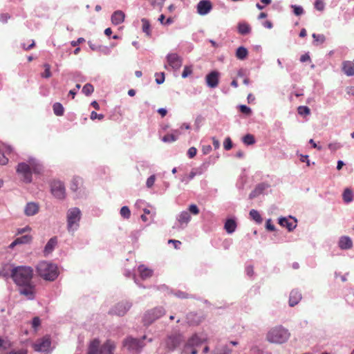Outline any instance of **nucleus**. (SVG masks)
<instances>
[{"label": "nucleus", "instance_id": "nucleus-1", "mask_svg": "<svg viewBox=\"0 0 354 354\" xmlns=\"http://www.w3.org/2000/svg\"><path fill=\"white\" fill-rule=\"evenodd\" d=\"M43 171V166L35 158L30 156L26 162L18 163L16 172L24 183L28 184L32 181V173L40 174Z\"/></svg>", "mask_w": 354, "mask_h": 354}, {"label": "nucleus", "instance_id": "nucleus-2", "mask_svg": "<svg viewBox=\"0 0 354 354\" xmlns=\"http://www.w3.org/2000/svg\"><path fill=\"white\" fill-rule=\"evenodd\" d=\"M33 270L29 266H17L10 270V277L17 286L31 283Z\"/></svg>", "mask_w": 354, "mask_h": 354}, {"label": "nucleus", "instance_id": "nucleus-3", "mask_svg": "<svg viewBox=\"0 0 354 354\" xmlns=\"http://www.w3.org/2000/svg\"><path fill=\"white\" fill-rule=\"evenodd\" d=\"M36 271L39 277L49 281H55L59 275L57 266L46 261L39 262L36 266Z\"/></svg>", "mask_w": 354, "mask_h": 354}, {"label": "nucleus", "instance_id": "nucleus-4", "mask_svg": "<svg viewBox=\"0 0 354 354\" xmlns=\"http://www.w3.org/2000/svg\"><path fill=\"white\" fill-rule=\"evenodd\" d=\"M197 215L199 214V209L195 204L189 206L187 210H183L176 216V223L173 225V228L177 230H184L188 225L191 221V215Z\"/></svg>", "mask_w": 354, "mask_h": 354}, {"label": "nucleus", "instance_id": "nucleus-5", "mask_svg": "<svg viewBox=\"0 0 354 354\" xmlns=\"http://www.w3.org/2000/svg\"><path fill=\"white\" fill-rule=\"evenodd\" d=\"M290 337L289 330L281 325L272 328L267 333L266 339L269 342L281 344L286 342Z\"/></svg>", "mask_w": 354, "mask_h": 354}, {"label": "nucleus", "instance_id": "nucleus-6", "mask_svg": "<svg viewBox=\"0 0 354 354\" xmlns=\"http://www.w3.org/2000/svg\"><path fill=\"white\" fill-rule=\"evenodd\" d=\"M115 348L114 342L111 340L101 345L98 339H94L88 345L87 354H113Z\"/></svg>", "mask_w": 354, "mask_h": 354}, {"label": "nucleus", "instance_id": "nucleus-7", "mask_svg": "<svg viewBox=\"0 0 354 354\" xmlns=\"http://www.w3.org/2000/svg\"><path fill=\"white\" fill-rule=\"evenodd\" d=\"M82 212L80 208L74 207L66 212V228L69 233L73 234L80 227Z\"/></svg>", "mask_w": 354, "mask_h": 354}, {"label": "nucleus", "instance_id": "nucleus-8", "mask_svg": "<svg viewBox=\"0 0 354 354\" xmlns=\"http://www.w3.org/2000/svg\"><path fill=\"white\" fill-rule=\"evenodd\" d=\"M183 337L180 333H174L168 335L160 344V350L162 354L174 351L183 342Z\"/></svg>", "mask_w": 354, "mask_h": 354}, {"label": "nucleus", "instance_id": "nucleus-9", "mask_svg": "<svg viewBox=\"0 0 354 354\" xmlns=\"http://www.w3.org/2000/svg\"><path fill=\"white\" fill-rule=\"evenodd\" d=\"M166 313V310L162 306H157L147 310L142 317V322L145 326H149L154 322L161 318Z\"/></svg>", "mask_w": 354, "mask_h": 354}, {"label": "nucleus", "instance_id": "nucleus-10", "mask_svg": "<svg viewBox=\"0 0 354 354\" xmlns=\"http://www.w3.org/2000/svg\"><path fill=\"white\" fill-rule=\"evenodd\" d=\"M70 189L73 192L76 198H83L87 195V192L83 185V179L78 176L72 179Z\"/></svg>", "mask_w": 354, "mask_h": 354}, {"label": "nucleus", "instance_id": "nucleus-11", "mask_svg": "<svg viewBox=\"0 0 354 354\" xmlns=\"http://www.w3.org/2000/svg\"><path fill=\"white\" fill-rule=\"evenodd\" d=\"M146 338L145 335L142 336L140 339L128 337L124 339L123 344L129 351L138 353L145 346V344L143 343V340Z\"/></svg>", "mask_w": 354, "mask_h": 354}, {"label": "nucleus", "instance_id": "nucleus-12", "mask_svg": "<svg viewBox=\"0 0 354 354\" xmlns=\"http://www.w3.org/2000/svg\"><path fill=\"white\" fill-rule=\"evenodd\" d=\"M50 192L57 199L63 200L66 198L64 183L60 180H53L50 183Z\"/></svg>", "mask_w": 354, "mask_h": 354}, {"label": "nucleus", "instance_id": "nucleus-13", "mask_svg": "<svg viewBox=\"0 0 354 354\" xmlns=\"http://www.w3.org/2000/svg\"><path fill=\"white\" fill-rule=\"evenodd\" d=\"M131 306V302L126 300L121 301L110 309L109 313L118 316H124L129 310Z\"/></svg>", "mask_w": 354, "mask_h": 354}, {"label": "nucleus", "instance_id": "nucleus-14", "mask_svg": "<svg viewBox=\"0 0 354 354\" xmlns=\"http://www.w3.org/2000/svg\"><path fill=\"white\" fill-rule=\"evenodd\" d=\"M207 339V335L204 333H194L187 341L185 347L188 348L199 346L205 342Z\"/></svg>", "mask_w": 354, "mask_h": 354}, {"label": "nucleus", "instance_id": "nucleus-15", "mask_svg": "<svg viewBox=\"0 0 354 354\" xmlns=\"http://www.w3.org/2000/svg\"><path fill=\"white\" fill-rule=\"evenodd\" d=\"M169 66L174 70L178 71L183 64V58L177 53H168L166 56Z\"/></svg>", "mask_w": 354, "mask_h": 354}, {"label": "nucleus", "instance_id": "nucleus-16", "mask_svg": "<svg viewBox=\"0 0 354 354\" xmlns=\"http://www.w3.org/2000/svg\"><path fill=\"white\" fill-rule=\"evenodd\" d=\"M196 8L199 15L205 16L211 12L213 6L210 0H201L197 3Z\"/></svg>", "mask_w": 354, "mask_h": 354}, {"label": "nucleus", "instance_id": "nucleus-17", "mask_svg": "<svg viewBox=\"0 0 354 354\" xmlns=\"http://www.w3.org/2000/svg\"><path fill=\"white\" fill-rule=\"evenodd\" d=\"M51 342L48 336L38 339L33 345L34 349L38 352H47L50 347Z\"/></svg>", "mask_w": 354, "mask_h": 354}, {"label": "nucleus", "instance_id": "nucleus-18", "mask_svg": "<svg viewBox=\"0 0 354 354\" xmlns=\"http://www.w3.org/2000/svg\"><path fill=\"white\" fill-rule=\"evenodd\" d=\"M297 220L293 217L290 216L289 218L286 217H280L279 218V224L287 228L289 232H292L297 227Z\"/></svg>", "mask_w": 354, "mask_h": 354}, {"label": "nucleus", "instance_id": "nucleus-19", "mask_svg": "<svg viewBox=\"0 0 354 354\" xmlns=\"http://www.w3.org/2000/svg\"><path fill=\"white\" fill-rule=\"evenodd\" d=\"M205 316L194 312H190L186 315L187 323L189 326H198L203 322Z\"/></svg>", "mask_w": 354, "mask_h": 354}, {"label": "nucleus", "instance_id": "nucleus-20", "mask_svg": "<svg viewBox=\"0 0 354 354\" xmlns=\"http://www.w3.org/2000/svg\"><path fill=\"white\" fill-rule=\"evenodd\" d=\"M220 73L217 71H212L205 77L206 84L208 87L216 88L219 82Z\"/></svg>", "mask_w": 354, "mask_h": 354}, {"label": "nucleus", "instance_id": "nucleus-21", "mask_svg": "<svg viewBox=\"0 0 354 354\" xmlns=\"http://www.w3.org/2000/svg\"><path fill=\"white\" fill-rule=\"evenodd\" d=\"M19 293L27 297L28 299L32 300L35 298V287L31 283L27 285L19 286Z\"/></svg>", "mask_w": 354, "mask_h": 354}, {"label": "nucleus", "instance_id": "nucleus-22", "mask_svg": "<svg viewBox=\"0 0 354 354\" xmlns=\"http://www.w3.org/2000/svg\"><path fill=\"white\" fill-rule=\"evenodd\" d=\"M39 210V206L37 203L28 202L24 207V214L27 216H32L36 215Z\"/></svg>", "mask_w": 354, "mask_h": 354}, {"label": "nucleus", "instance_id": "nucleus-23", "mask_svg": "<svg viewBox=\"0 0 354 354\" xmlns=\"http://www.w3.org/2000/svg\"><path fill=\"white\" fill-rule=\"evenodd\" d=\"M12 149L10 146H6L0 144V164L6 165L8 162L7 155L12 151Z\"/></svg>", "mask_w": 354, "mask_h": 354}, {"label": "nucleus", "instance_id": "nucleus-24", "mask_svg": "<svg viewBox=\"0 0 354 354\" xmlns=\"http://www.w3.org/2000/svg\"><path fill=\"white\" fill-rule=\"evenodd\" d=\"M57 236H53L48 240L43 250L45 257H48L53 252L57 245Z\"/></svg>", "mask_w": 354, "mask_h": 354}, {"label": "nucleus", "instance_id": "nucleus-25", "mask_svg": "<svg viewBox=\"0 0 354 354\" xmlns=\"http://www.w3.org/2000/svg\"><path fill=\"white\" fill-rule=\"evenodd\" d=\"M338 246L344 250H349L353 247V241L349 236H342L339 239Z\"/></svg>", "mask_w": 354, "mask_h": 354}, {"label": "nucleus", "instance_id": "nucleus-26", "mask_svg": "<svg viewBox=\"0 0 354 354\" xmlns=\"http://www.w3.org/2000/svg\"><path fill=\"white\" fill-rule=\"evenodd\" d=\"M301 299V294L297 290H292L289 296V306H296Z\"/></svg>", "mask_w": 354, "mask_h": 354}, {"label": "nucleus", "instance_id": "nucleus-27", "mask_svg": "<svg viewBox=\"0 0 354 354\" xmlns=\"http://www.w3.org/2000/svg\"><path fill=\"white\" fill-rule=\"evenodd\" d=\"M268 187V185L266 183H262L258 184L256 186V187L254 188V189L250 192V194L249 195V198L253 199V198L257 197L258 196L261 194L263 192V191Z\"/></svg>", "mask_w": 354, "mask_h": 354}, {"label": "nucleus", "instance_id": "nucleus-28", "mask_svg": "<svg viewBox=\"0 0 354 354\" xmlns=\"http://www.w3.org/2000/svg\"><path fill=\"white\" fill-rule=\"evenodd\" d=\"M125 15L121 10L115 11L111 15V21L114 25H119L124 20Z\"/></svg>", "mask_w": 354, "mask_h": 354}, {"label": "nucleus", "instance_id": "nucleus-29", "mask_svg": "<svg viewBox=\"0 0 354 354\" xmlns=\"http://www.w3.org/2000/svg\"><path fill=\"white\" fill-rule=\"evenodd\" d=\"M342 71L347 76L354 75V64L351 61H344L342 63Z\"/></svg>", "mask_w": 354, "mask_h": 354}, {"label": "nucleus", "instance_id": "nucleus-30", "mask_svg": "<svg viewBox=\"0 0 354 354\" xmlns=\"http://www.w3.org/2000/svg\"><path fill=\"white\" fill-rule=\"evenodd\" d=\"M140 278L143 280L151 277L153 274V270L145 267L144 265H140L138 268Z\"/></svg>", "mask_w": 354, "mask_h": 354}, {"label": "nucleus", "instance_id": "nucleus-31", "mask_svg": "<svg viewBox=\"0 0 354 354\" xmlns=\"http://www.w3.org/2000/svg\"><path fill=\"white\" fill-rule=\"evenodd\" d=\"M237 225L235 219L234 218H227L225 221L224 225V229L228 234H232L235 232L236 229Z\"/></svg>", "mask_w": 354, "mask_h": 354}, {"label": "nucleus", "instance_id": "nucleus-32", "mask_svg": "<svg viewBox=\"0 0 354 354\" xmlns=\"http://www.w3.org/2000/svg\"><path fill=\"white\" fill-rule=\"evenodd\" d=\"M212 354H232V349L228 344L217 346Z\"/></svg>", "mask_w": 354, "mask_h": 354}, {"label": "nucleus", "instance_id": "nucleus-33", "mask_svg": "<svg viewBox=\"0 0 354 354\" xmlns=\"http://www.w3.org/2000/svg\"><path fill=\"white\" fill-rule=\"evenodd\" d=\"M237 28H238L239 33L242 35H246L250 33V32H251L250 26L245 21L239 22L238 24Z\"/></svg>", "mask_w": 354, "mask_h": 354}, {"label": "nucleus", "instance_id": "nucleus-34", "mask_svg": "<svg viewBox=\"0 0 354 354\" xmlns=\"http://www.w3.org/2000/svg\"><path fill=\"white\" fill-rule=\"evenodd\" d=\"M248 55V50L244 46H239L236 50V57L238 59L244 60Z\"/></svg>", "mask_w": 354, "mask_h": 354}, {"label": "nucleus", "instance_id": "nucleus-35", "mask_svg": "<svg viewBox=\"0 0 354 354\" xmlns=\"http://www.w3.org/2000/svg\"><path fill=\"white\" fill-rule=\"evenodd\" d=\"M342 198L344 202L346 204L352 202L353 200V193L352 190L349 188L345 189L342 194Z\"/></svg>", "mask_w": 354, "mask_h": 354}, {"label": "nucleus", "instance_id": "nucleus-36", "mask_svg": "<svg viewBox=\"0 0 354 354\" xmlns=\"http://www.w3.org/2000/svg\"><path fill=\"white\" fill-rule=\"evenodd\" d=\"M141 22H142V30L143 32H145L147 36H151V25H150L149 20L147 19L146 18H142L141 19Z\"/></svg>", "mask_w": 354, "mask_h": 354}, {"label": "nucleus", "instance_id": "nucleus-37", "mask_svg": "<svg viewBox=\"0 0 354 354\" xmlns=\"http://www.w3.org/2000/svg\"><path fill=\"white\" fill-rule=\"evenodd\" d=\"M250 216L258 224L261 223L263 221L261 216L260 215L259 212L256 209H252L250 211Z\"/></svg>", "mask_w": 354, "mask_h": 354}, {"label": "nucleus", "instance_id": "nucleus-38", "mask_svg": "<svg viewBox=\"0 0 354 354\" xmlns=\"http://www.w3.org/2000/svg\"><path fill=\"white\" fill-rule=\"evenodd\" d=\"M54 113L57 116H62L64 115V109L62 104L59 102H55L53 106Z\"/></svg>", "mask_w": 354, "mask_h": 354}, {"label": "nucleus", "instance_id": "nucleus-39", "mask_svg": "<svg viewBox=\"0 0 354 354\" xmlns=\"http://www.w3.org/2000/svg\"><path fill=\"white\" fill-rule=\"evenodd\" d=\"M32 236L28 234L23 235L20 237H17L15 239L18 245L30 243L32 241Z\"/></svg>", "mask_w": 354, "mask_h": 354}, {"label": "nucleus", "instance_id": "nucleus-40", "mask_svg": "<svg viewBox=\"0 0 354 354\" xmlns=\"http://www.w3.org/2000/svg\"><path fill=\"white\" fill-rule=\"evenodd\" d=\"M209 162H204L200 167L194 168L192 171L194 173L195 176L197 175H201L207 168Z\"/></svg>", "mask_w": 354, "mask_h": 354}, {"label": "nucleus", "instance_id": "nucleus-41", "mask_svg": "<svg viewBox=\"0 0 354 354\" xmlns=\"http://www.w3.org/2000/svg\"><path fill=\"white\" fill-rule=\"evenodd\" d=\"M242 141L246 145H252L255 143V138L253 135L248 133L243 137Z\"/></svg>", "mask_w": 354, "mask_h": 354}, {"label": "nucleus", "instance_id": "nucleus-42", "mask_svg": "<svg viewBox=\"0 0 354 354\" xmlns=\"http://www.w3.org/2000/svg\"><path fill=\"white\" fill-rule=\"evenodd\" d=\"M94 91V87L93 86L90 84V83H87L86 84L83 88H82V92L86 96H89L91 95Z\"/></svg>", "mask_w": 354, "mask_h": 354}, {"label": "nucleus", "instance_id": "nucleus-43", "mask_svg": "<svg viewBox=\"0 0 354 354\" xmlns=\"http://www.w3.org/2000/svg\"><path fill=\"white\" fill-rule=\"evenodd\" d=\"M120 214L124 218L129 219L131 216L130 209L127 206H123L120 209Z\"/></svg>", "mask_w": 354, "mask_h": 354}, {"label": "nucleus", "instance_id": "nucleus-44", "mask_svg": "<svg viewBox=\"0 0 354 354\" xmlns=\"http://www.w3.org/2000/svg\"><path fill=\"white\" fill-rule=\"evenodd\" d=\"M44 71L41 74L43 78H49L51 76L50 66L48 63L44 64Z\"/></svg>", "mask_w": 354, "mask_h": 354}, {"label": "nucleus", "instance_id": "nucleus-45", "mask_svg": "<svg viewBox=\"0 0 354 354\" xmlns=\"http://www.w3.org/2000/svg\"><path fill=\"white\" fill-rule=\"evenodd\" d=\"M297 111L301 115H307L310 113V109L306 106H299L297 109Z\"/></svg>", "mask_w": 354, "mask_h": 354}, {"label": "nucleus", "instance_id": "nucleus-46", "mask_svg": "<svg viewBox=\"0 0 354 354\" xmlns=\"http://www.w3.org/2000/svg\"><path fill=\"white\" fill-rule=\"evenodd\" d=\"M291 8L293 9V12L297 16H300L304 13V8L301 6L291 5Z\"/></svg>", "mask_w": 354, "mask_h": 354}, {"label": "nucleus", "instance_id": "nucleus-47", "mask_svg": "<svg viewBox=\"0 0 354 354\" xmlns=\"http://www.w3.org/2000/svg\"><path fill=\"white\" fill-rule=\"evenodd\" d=\"M161 140L164 142H174L176 141V136H174L171 133H168V134L164 136L161 138Z\"/></svg>", "mask_w": 354, "mask_h": 354}, {"label": "nucleus", "instance_id": "nucleus-48", "mask_svg": "<svg viewBox=\"0 0 354 354\" xmlns=\"http://www.w3.org/2000/svg\"><path fill=\"white\" fill-rule=\"evenodd\" d=\"M312 37H313L315 42H318V43L322 44L326 40L325 36L324 35L313 33Z\"/></svg>", "mask_w": 354, "mask_h": 354}, {"label": "nucleus", "instance_id": "nucleus-49", "mask_svg": "<svg viewBox=\"0 0 354 354\" xmlns=\"http://www.w3.org/2000/svg\"><path fill=\"white\" fill-rule=\"evenodd\" d=\"M194 177H195L194 173L191 171L190 173L188 175H185V176H183L181 178L180 180L183 183H185V184H187L190 180L194 179Z\"/></svg>", "mask_w": 354, "mask_h": 354}, {"label": "nucleus", "instance_id": "nucleus-50", "mask_svg": "<svg viewBox=\"0 0 354 354\" xmlns=\"http://www.w3.org/2000/svg\"><path fill=\"white\" fill-rule=\"evenodd\" d=\"M192 66H185L184 67L183 71L182 73V77L186 78L189 75H190L192 73Z\"/></svg>", "mask_w": 354, "mask_h": 354}, {"label": "nucleus", "instance_id": "nucleus-51", "mask_svg": "<svg viewBox=\"0 0 354 354\" xmlns=\"http://www.w3.org/2000/svg\"><path fill=\"white\" fill-rule=\"evenodd\" d=\"M124 275L127 277H133V280H134V282L140 287H142L141 285H140V283H138V278L136 277V274L134 273H133L130 270H126L124 272ZM142 288H145L144 286H142Z\"/></svg>", "mask_w": 354, "mask_h": 354}, {"label": "nucleus", "instance_id": "nucleus-52", "mask_svg": "<svg viewBox=\"0 0 354 354\" xmlns=\"http://www.w3.org/2000/svg\"><path fill=\"white\" fill-rule=\"evenodd\" d=\"M223 147L225 150L229 151L232 148V142L230 137H227L223 142Z\"/></svg>", "mask_w": 354, "mask_h": 354}, {"label": "nucleus", "instance_id": "nucleus-53", "mask_svg": "<svg viewBox=\"0 0 354 354\" xmlns=\"http://www.w3.org/2000/svg\"><path fill=\"white\" fill-rule=\"evenodd\" d=\"M239 110L242 113H244L245 115H250L252 113L251 109L246 105H243V104L240 105Z\"/></svg>", "mask_w": 354, "mask_h": 354}, {"label": "nucleus", "instance_id": "nucleus-54", "mask_svg": "<svg viewBox=\"0 0 354 354\" xmlns=\"http://www.w3.org/2000/svg\"><path fill=\"white\" fill-rule=\"evenodd\" d=\"M90 118L92 120H101L102 119H104V115L103 114H101V113H97L95 111H93L91 113V115H90Z\"/></svg>", "mask_w": 354, "mask_h": 354}, {"label": "nucleus", "instance_id": "nucleus-55", "mask_svg": "<svg viewBox=\"0 0 354 354\" xmlns=\"http://www.w3.org/2000/svg\"><path fill=\"white\" fill-rule=\"evenodd\" d=\"M315 8L319 11H322L324 9V3L322 0H316L314 3Z\"/></svg>", "mask_w": 354, "mask_h": 354}, {"label": "nucleus", "instance_id": "nucleus-56", "mask_svg": "<svg viewBox=\"0 0 354 354\" xmlns=\"http://www.w3.org/2000/svg\"><path fill=\"white\" fill-rule=\"evenodd\" d=\"M155 180H156V176H155V175H151V176H150L147 179L146 186H147L148 188H151V187L154 185Z\"/></svg>", "mask_w": 354, "mask_h": 354}, {"label": "nucleus", "instance_id": "nucleus-57", "mask_svg": "<svg viewBox=\"0 0 354 354\" xmlns=\"http://www.w3.org/2000/svg\"><path fill=\"white\" fill-rule=\"evenodd\" d=\"M328 149L331 151H336L342 147V145L339 142H332L328 144Z\"/></svg>", "mask_w": 354, "mask_h": 354}, {"label": "nucleus", "instance_id": "nucleus-58", "mask_svg": "<svg viewBox=\"0 0 354 354\" xmlns=\"http://www.w3.org/2000/svg\"><path fill=\"white\" fill-rule=\"evenodd\" d=\"M266 228L268 231H271V232L275 231V230H276L275 226L272 223V221L270 218H268L266 221Z\"/></svg>", "mask_w": 354, "mask_h": 354}, {"label": "nucleus", "instance_id": "nucleus-59", "mask_svg": "<svg viewBox=\"0 0 354 354\" xmlns=\"http://www.w3.org/2000/svg\"><path fill=\"white\" fill-rule=\"evenodd\" d=\"M41 324L40 319L38 317H35L32 320V327L37 330Z\"/></svg>", "mask_w": 354, "mask_h": 354}, {"label": "nucleus", "instance_id": "nucleus-60", "mask_svg": "<svg viewBox=\"0 0 354 354\" xmlns=\"http://www.w3.org/2000/svg\"><path fill=\"white\" fill-rule=\"evenodd\" d=\"M168 243H172L175 249L178 250L180 248L182 243L178 240L169 239Z\"/></svg>", "mask_w": 354, "mask_h": 354}, {"label": "nucleus", "instance_id": "nucleus-61", "mask_svg": "<svg viewBox=\"0 0 354 354\" xmlns=\"http://www.w3.org/2000/svg\"><path fill=\"white\" fill-rule=\"evenodd\" d=\"M10 346V343L2 338H0V348L7 349Z\"/></svg>", "mask_w": 354, "mask_h": 354}, {"label": "nucleus", "instance_id": "nucleus-62", "mask_svg": "<svg viewBox=\"0 0 354 354\" xmlns=\"http://www.w3.org/2000/svg\"><path fill=\"white\" fill-rule=\"evenodd\" d=\"M196 148L194 147H192L187 151V156H189V158H192L196 155Z\"/></svg>", "mask_w": 354, "mask_h": 354}, {"label": "nucleus", "instance_id": "nucleus-63", "mask_svg": "<svg viewBox=\"0 0 354 354\" xmlns=\"http://www.w3.org/2000/svg\"><path fill=\"white\" fill-rule=\"evenodd\" d=\"M246 274L249 277H252L254 274V267L252 265H248L245 267Z\"/></svg>", "mask_w": 354, "mask_h": 354}, {"label": "nucleus", "instance_id": "nucleus-64", "mask_svg": "<svg viewBox=\"0 0 354 354\" xmlns=\"http://www.w3.org/2000/svg\"><path fill=\"white\" fill-rule=\"evenodd\" d=\"M175 296L178 297V298H180V299H186V298H188V295L185 292H183V291H177L174 293Z\"/></svg>", "mask_w": 354, "mask_h": 354}]
</instances>
